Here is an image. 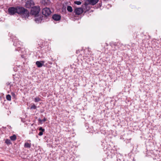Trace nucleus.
I'll return each mask as SVG.
<instances>
[{
  "label": "nucleus",
  "instance_id": "obj_1",
  "mask_svg": "<svg viewBox=\"0 0 161 161\" xmlns=\"http://www.w3.org/2000/svg\"><path fill=\"white\" fill-rule=\"evenodd\" d=\"M17 13L25 19L28 18L29 15V11L22 7H16Z\"/></svg>",
  "mask_w": 161,
  "mask_h": 161
},
{
  "label": "nucleus",
  "instance_id": "obj_2",
  "mask_svg": "<svg viewBox=\"0 0 161 161\" xmlns=\"http://www.w3.org/2000/svg\"><path fill=\"white\" fill-rule=\"evenodd\" d=\"M40 10L39 7L38 6H34L32 7L31 11V14L36 17L37 15L39 13Z\"/></svg>",
  "mask_w": 161,
  "mask_h": 161
},
{
  "label": "nucleus",
  "instance_id": "obj_3",
  "mask_svg": "<svg viewBox=\"0 0 161 161\" xmlns=\"http://www.w3.org/2000/svg\"><path fill=\"white\" fill-rule=\"evenodd\" d=\"M51 13V12L49 8H44L42 10V14L46 16H49Z\"/></svg>",
  "mask_w": 161,
  "mask_h": 161
},
{
  "label": "nucleus",
  "instance_id": "obj_4",
  "mask_svg": "<svg viewBox=\"0 0 161 161\" xmlns=\"http://www.w3.org/2000/svg\"><path fill=\"white\" fill-rule=\"evenodd\" d=\"M8 14L11 15H14L15 13H17L16 7H11L8 8Z\"/></svg>",
  "mask_w": 161,
  "mask_h": 161
},
{
  "label": "nucleus",
  "instance_id": "obj_5",
  "mask_svg": "<svg viewBox=\"0 0 161 161\" xmlns=\"http://www.w3.org/2000/svg\"><path fill=\"white\" fill-rule=\"evenodd\" d=\"M34 5V3L32 0H27L25 4V7L27 8H30Z\"/></svg>",
  "mask_w": 161,
  "mask_h": 161
},
{
  "label": "nucleus",
  "instance_id": "obj_6",
  "mask_svg": "<svg viewBox=\"0 0 161 161\" xmlns=\"http://www.w3.org/2000/svg\"><path fill=\"white\" fill-rule=\"evenodd\" d=\"M83 8H75L74 11V12L76 15H79L81 14L83 12Z\"/></svg>",
  "mask_w": 161,
  "mask_h": 161
},
{
  "label": "nucleus",
  "instance_id": "obj_7",
  "mask_svg": "<svg viewBox=\"0 0 161 161\" xmlns=\"http://www.w3.org/2000/svg\"><path fill=\"white\" fill-rule=\"evenodd\" d=\"M44 63L45 62L43 61H37L36 62V64L37 67L40 68L42 67V66L44 65Z\"/></svg>",
  "mask_w": 161,
  "mask_h": 161
},
{
  "label": "nucleus",
  "instance_id": "obj_8",
  "mask_svg": "<svg viewBox=\"0 0 161 161\" xmlns=\"http://www.w3.org/2000/svg\"><path fill=\"white\" fill-rule=\"evenodd\" d=\"M61 16L58 14H54L52 17L53 19L55 20L58 21L59 20L61 19Z\"/></svg>",
  "mask_w": 161,
  "mask_h": 161
},
{
  "label": "nucleus",
  "instance_id": "obj_9",
  "mask_svg": "<svg viewBox=\"0 0 161 161\" xmlns=\"http://www.w3.org/2000/svg\"><path fill=\"white\" fill-rule=\"evenodd\" d=\"M89 4L92 5L96 4L99 1V0H87Z\"/></svg>",
  "mask_w": 161,
  "mask_h": 161
},
{
  "label": "nucleus",
  "instance_id": "obj_10",
  "mask_svg": "<svg viewBox=\"0 0 161 161\" xmlns=\"http://www.w3.org/2000/svg\"><path fill=\"white\" fill-rule=\"evenodd\" d=\"M19 42H17L16 43V42H14V45L17 47L18 48H20V49H17V50L19 51L20 50L21 47V45L20 44Z\"/></svg>",
  "mask_w": 161,
  "mask_h": 161
},
{
  "label": "nucleus",
  "instance_id": "obj_11",
  "mask_svg": "<svg viewBox=\"0 0 161 161\" xmlns=\"http://www.w3.org/2000/svg\"><path fill=\"white\" fill-rule=\"evenodd\" d=\"M42 19V17H37L36 18L35 21L37 23H41Z\"/></svg>",
  "mask_w": 161,
  "mask_h": 161
},
{
  "label": "nucleus",
  "instance_id": "obj_12",
  "mask_svg": "<svg viewBox=\"0 0 161 161\" xmlns=\"http://www.w3.org/2000/svg\"><path fill=\"white\" fill-rule=\"evenodd\" d=\"M39 130L41 131L39 133L38 135L40 136H42L43 134V132L45 131V129H43L42 127H41L39 128Z\"/></svg>",
  "mask_w": 161,
  "mask_h": 161
},
{
  "label": "nucleus",
  "instance_id": "obj_13",
  "mask_svg": "<svg viewBox=\"0 0 161 161\" xmlns=\"http://www.w3.org/2000/svg\"><path fill=\"white\" fill-rule=\"evenodd\" d=\"M31 144L25 142L24 144V147L25 148H30L31 147Z\"/></svg>",
  "mask_w": 161,
  "mask_h": 161
},
{
  "label": "nucleus",
  "instance_id": "obj_14",
  "mask_svg": "<svg viewBox=\"0 0 161 161\" xmlns=\"http://www.w3.org/2000/svg\"><path fill=\"white\" fill-rule=\"evenodd\" d=\"M10 139L13 141H15L16 139V136L15 135H14L13 136H10Z\"/></svg>",
  "mask_w": 161,
  "mask_h": 161
},
{
  "label": "nucleus",
  "instance_id": "obj_15",
  "mask_svg": "<svg viewBox=\"0 0 161 161\" xmlns=\"http://www.w3.org/2000/svg\"><path fill=\"white\" fill-rule=\"evenodd\" d=\"M67 10L70 12H71L73 11V9L72 7L70 6H68L67 7Z\"/></svg>",
  "mask_w": 161,
  "mask_h": 161
},
{
  "label": "nucleus",
  "instance_id": "obj_16",
  "mask_svg": "<svg viewBox=\"0 0 161 161\" xmlns=\"http://www.w3.org/2000/svg\"><path fill=\"white\" fill-rule=\"evenodd\" d=\"M41 100V98L39 97H36L34 98V102H37Z\"/></svg>",
  "mask_w": 161,
  "mask_h": 161
},
{
  "label": "nucleus",
  "instance_id": "obj_17",
  "mask_svg": "<svg viewBox=\"0 0 161 161\" xmlns=\"http://www.w3.org/2000/svg\"><path fill=\"white\" fill-rule=\"evenodd\" d=\"M36 106L34 104H33L31 107L30 109H36Z\"/></svg>",
  "mask_w": 161,
  "mask_h": 161
},
{
  "label": "nucleus",
  "instance_id": "obj_18",
  "mask_svg": "<svg viewBox=\"0 0 161 161\" xmlns=\"http://www.w3.org/2000/svg\"><path fill=\"white\" fill-rule=\"evenodd\" d=\"M6 99L8 101L11 100V96L10 95H8L6 96Z\"/></svg>",
  "mask_w": 161,
  "mask_h": 161
},
{
  "label": "nucleus",
  "instance_id": "obj_19",
  "mask_svg": "<svg viewBox=\"0 0 161 161\" xmlns=\"http://www.w3.org/2000/svg\"><path fill=\"white\" fill-rule=\"evenodd\" d=\"M74 3L78 5H80L81 2L80 1H75L74 2Z\"/></svg>",
  "mask_w": 161,
  "mask_h": 161
},
{
  "label": "nucleus",
  "instance_id": "obj_20",
  "mask_svg": "<svg viewBox=\"0 0 161 161\" xmlns=\"http://www.w3.org/2000/svg\"><path fill=\"white\" fill-rule=\"evenodd\" d=\"M5 143L8 144L11 143L10 141L8 139H6L5 141Z\"/></svg>",
  "mask_w": 161,
  "mask_h": 161
},
{
  "label": "nucleus",
  "instance_id": "obj_21",
  "mask_svg": "<svg viewBox=\"0 0 161 161\" xmlns=\"http://www.w3.org/2000/svg\"><path fill=\"white\" fill-rule=\"evenodd\" d=\"M46 120H47L46 118H44V119L42 120V122H45V121H46Z\"/></svg>",
  "mask_w": 161,
  "mask_h": 161
},
{
  "label": "nucleus",
  "instance_id": "obj_22",
  "mask_svg": "<svg viewBox=\"0 0 161 161\" xmlns=\"http://www.w3.org/2000/svg\"><path fill=\"white\" fill-rule=\"evenodd\" d=\"M44 109H41L40 111V112L41 113H43L44 112Z\"/></svg>",
  "mask_w": 161,
  "mask_h": 161
},
{
  "label": "nucleus",
  "instance_id": "obj_23",
  "mask_svg": "<svg viewBox=\"0 0 161 161\" xmlns=\"http://www.w3.org/2000/svg\"><path fill=\"white\" fill-rule=\"evenodd\" d=\"M11 94H12V96H13L15 97V94L14 93V92H12V93H11Z\"/></svg>",
  "mask_w": 161,
  "mask_h": 161
},
{
  "label": "nucleus",
  "instance_id": "obj_24",
  "mask_svg": "<svg viewBox=\"0 0 161 161\" xmlns=\"http://www.w3.org/2000/svg\"><path fill=\"white\" fill-rule=\"evenodd\" d=\"M38 121L39 122H42V119H38Z\"/></svg>",
  "mask_w": 161,
  "mask_h": 161
},
{
  "label": "nucleus",
  "instance_id": "obj_25",
  "mask_svg": "<svg viewBox=\"0 0 161 161\" xmlns=\"http://www.w3.org/2000/svg\"><path fill=\"white\" fill-rule=\"evenodd\" d=\"M88 4L87 3H85V4L84 5L85 6V7H87V6H88Z\"/></svg>",
  "mask_w": 161,
  "mask_h": 161
},
{
  "label": "nucleus",
  "instance_id": "obj_26",
  "mask_svg": "<svg viewBox=\"0 0 161 161\" xmlns=\"http://www.w3.org/2000/svg\"><path fill=\"white\" fill-rule=\"evenodd\" d=\"M7 84H8V85H9V84H8V83H7Z\"/></svg>",
  "mask_w": 161,
  "mask_h": 161
},
{
  "label": "nucleus",
  "instance_id": "obj_27",
  "mask_svg": "<svg viewBox=\"0 0 161 161\" xmlns=\"http://www.w3.org/2000/svg\"><path fill=\"white\" fill-rule=\"evenodd\" d=\"M7 84H8V85H9V84H8V83H7Z\"/></svg>",
  "mask_w": 161,
  "mask_h": 161
}]
</instances>
